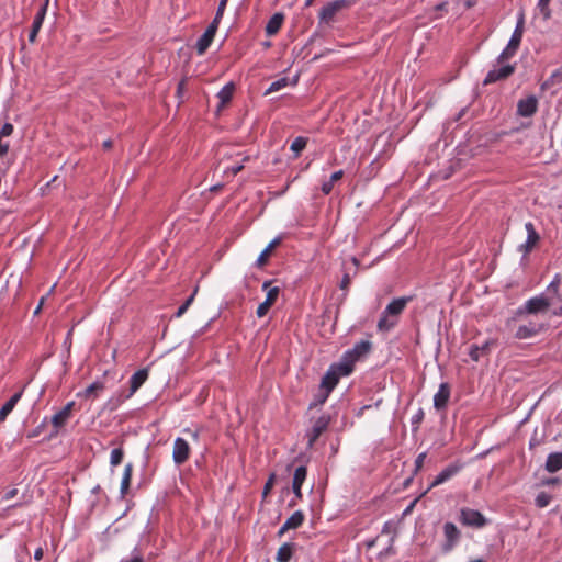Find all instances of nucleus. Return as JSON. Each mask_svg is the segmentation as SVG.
<instances>
[{
  "instance_id": "obj_50",
  "label": "nucleus",
  "mask_w": 562,
  "mask_h": 562,
  "mask_svg": "<svg viewBox=\"0 0 562 562\" xmlns=\"http://www.w3.org/2000/svg\"><path fill=\"white\" fill-rule=\"evenodd\" d=\"M244 168L243 165H236L224 170V173L231 172L233 176L237 175Z\"/></svg>"
},
{
  "instance_id": "obj_59",
  "label": "nucleus",
  "mask_w": 562,
  "mask_h": 562,
  "mask_svg": "<svg viewBox=\"0 0 562 562\" xmlns=\"http://www.w3.org/2000/svg\"><path fill=\"white\" fill-rule=\"evenodd\" d=\"M323 403H324V402H322V395H321L316 402H314V403H312V404L310 405V408H312L313 406H316V405H318V404H323Z\"/></svg>"
},
{
  "instance_id": "obj_61",
  "label": "nucleus",
  "mask_w": 562,
  "mask_h": 562,
  "mask_svg": "<svg viewBox=\"0 0 562 562\" xmlns=\"http://www.w3.org/2000/svg\"><path fill=\"white\" fill-rule=\"evenodd\" d=\"M43 301H44V299L41 300L38 306L36 307L35 312H34L35 314H37L40 312V310H41V307L43 305Z\"/></svg>"
},
{
  "instance_id": "obj_48",
  "label": "nucleus",
  "mask_w": 562,
  "mask_h": 562,
  "mask_svg": "<svg viewBox=\"0 0 562 562\" xmlns=\"http://www.w3.org/2000/svg\"><path fill=\"white\" fill-rule=\"evenodd\" d=\"M225 8H226L225 5H220L218 4L216 13H215V16H214L212 22H214L217 25L220 24V21H221L223 14H224Z\"/></svg>"
},
{
  "instance_id": "obj_25",
  "label": "nucleus",
  "mask_w": 562,
  "mask_h": 562,
  "mask_svg": "<svg viewBox=\"0 0 562 562\" xmlns=\"http://www.w3.org/2000/svg\"><path fill=\"white\" fill-rule=\"evenodd\" d=\"M541 328L542 326L538 324L521 325L518 327L515 336L518 339H527L537 335L541 330Z\"/></svg>"
},
{
  "instance_id": "obj_2",
  "label": "nucleus",
  "mask_w": 562,
  "mask_h": 562,
  "mask_svg": "<svg viewBox=\"0 0 562 562\" xmlns=\"http://www.w3.org/2000/svg\"><path fill=\"white\" fill-rule=\"evenodd\" d=\"M553 304V297H547L544 295L535 296L528 300L522 308L518 310V314L546 313Z\"/></svg>"
},
{
  "instance_id": "obj_63",
  "label": "nucleus",
  "mask_w": 562,
  "mask_h": 562,
  "mask_svg": "<svg viewBox=\"0 0 562 562\" xmlns=\"http://www.w3.org/2000/svg\"><path fill=\"white\" fill-rule=\"evenodd\" d=\"M314 0H305V7H310Z\"/></svg>"
},
{
  "instance_id": "obj_18",
  "label": "nucleus",
  "mask_w": 562,
  "mask_h": 562,
  "mask_svg": "<svg viewBox=\"0 0 562 562\" xmlns=\"http://www.w3.org/2000/svg\"><path fill=\"white\" fill-rule=\"evenodd\" d=\"M307 470L306 467H297L293 474L292 490L296 498H302V484L306 479Z\"/></svg>"
},
{
  "instance_id": "obj_46",
  "label": "nucleus",
  "mask_w": 562,
  "mask_h": 562,
  "mask_svg": "<svg viewBox=\"0 0 562 562\" xmlns=\"http://www.w3.org/2000/svg\"><path fill=\"white\" fill-rule=\"evenodd\" d=\"M351 283V278L348 273H345L341 281H340V284H339V288L344 291H347L349 285Z\"/></svg>"
},
{
  "instance_id": "obj_12",
  "label": "nucleus",
  "mask_w": 562,
  "mask_h": 562,
  "mask_svg": "<svg viewBox=\"0 0 562 562\" xmlns=\"http://www.w3.org/2000/svg\"><path fill=\"white\" fill-rule=\"evenodd\" d=\"M47 4H48V0H46L45 3L40 8V10L37 11L35 18L33 20L32 27H31V31L29 34V42L31 44H34L36 42L37 34L42 27L43 21L46 15Z\"/></svg>"
},
{
  "instance_id": "obj_51",
  "label": "nucleus",
  "mask_w": 562,
  "mask_h": 562,
  "mask_svg": "<svg viewBox=\"0 0 562 562\" xmlns=\"http://www.w3.org/2000/svg\"><path fill=\"white\" fill-rule=\"evenodd\" d=\"M130 485H131V481H126V480H122L121 482V494L124 496L128 488H130Z\"/></svg>"
},
{
  "instance_id": "obj_3",
  "label": "nucleus",
  "mask_w": 562,
  "mask_h": 562,
  "mask_svg": "<svg viewBox=\"0 0 562 562\" xmlns=\"http://www.w3.org/2000/svg\"><path fill=\"white\" fill-rule=\"evenodd\" d=\"M459 520L463 526L472 528H483L487 524L481 512L468 507L461 508Z\"/></svg>"
},
{
  "instance_id": "obj_4",
  "label": "nucleus",
  "mask_w": 562,
  "mask_h": 562,
  "mask_svg": "<svg viewBox=\"0 0 562 562\" xmlns=\"http://www.w3.org/2000/svg\"><path fill=\"white\" fill-rule=\"evenodd\" d=\"M271 281H265L262 284V289L267 290V296L266 300L258 306L257 308V316L263 317L269 312L270 307L276 303L279 294H280V288L273 286L270 288Z\"/></svg>"
},
{
  "instance_id": "obj_5",
  "label": "nucleus",
  "mask_w": 562,
  "mask_h": 562,
  "mask_svg": "<svg viewBox=\"0 0 562 562\" xmlns=\"http://www.w3.org/2000/svg\"><path fill=\"white\" fill-rule=\"evenodd\" d=\"M350 5L349 0H335L324 5L319 12V21L322 23H329L334 20L335 15Z\"/></svg>"
},
{
  "instance_id": "obj_31",
  "label": "nucleus",
  "mask_w": 562,
  "mask_h": 562,
  "mask_svg": "<svg viewBox=\"0 0 562 562\" xmlns=\"http://www.w3.org/2000/svg\"><path fill=\"white\" fill-rule=\"evenodd\" d=\"M293 554V544L292 543H283L276 557L277 562H289Z\"/></svg>"
},
{
  "instance_id": "obj_32",
  "label": "nucleus",
  "mask_w": 562,
  "mask_h": 562,
  "mask_svg": "<svg viewBox=\"0 0 562 562\" xmlns=\"http://www.w3.org/2000/svg\"><path fill=\"white\" fill-rule=\"evenodd\" d=\"M344 177V171L342 170H338V171H335L328 181H325L323 184H322V192L325 194V195H328L331 191H333V188H334V183L339 181L341 178Z\"/></svg>"
},
{
  "instance_id": "obj_29",
  "label": "nucleus",
  "mask_w": 562,
  "mask_h": 562,
  "mask_svg": "<svg viewBox=\"0 0 562 562\" xmlns=\"http://www.w3.org/2000/svg\"><path fill=\"white\" fill-rule=\"evenodd\" d=\"M281 243V238L277 237L269 243V245L262 250L257 259V266L263 267L268 262V258L272 254L273 249L279 246Z\"/></svg>"
},
{
  "instance_id": "obj_19",
  "label": "nucleus",
  "mask_w": 562,
  "mask_h": 562,
  "mask_svg": "<svg viewBox=\"0 0 562 562\" xmlns=\"http://www.w3.org/2000/svg\"><path fill=\"white\" fill-rule=\"evenodd\" d=\"M330 367L336 371V374L340 379L341 376L349 375L353 371L355 362H352V360L342 355L339 362L333 363Z\"/></svg>"
},
{
  "instance_id": "obj_26",
  "label": "nucleus",
  "mask_w": 562,
  "mask_h": 562,
  "mask_svg": "<svg viewBox=\"0 0 562 562\" xmlns=\"http://www.w3.org/2000/svg\"><path fill=\"white\" fill-rule=\"evenodd\" d=\"M284 15L282 13H274L266 25V33L269 36L277 34L282 26Z\"/></svg>"
},
{
  "instance_id": "obj_45",
  "label": "nucleus",
  "mask_w": 562,
  "mask_h": 562,
  "mask_svg": "<svg viewBox=\"0 0 562 562\" xmlns=\"http://www.w3.org/2000/svg\"><path fill=\"white\" fill-rule=\"evenodd\" d=\"M273 483H274V474H271L265 484L263 492H262L263 496H267L270 493V491L273 486Z\"/></svg>"
},
{
  "instance_id": "obj_21",
  "label": "nucleus",
  "mask_w": 562,
  "mask_h": 562,
  "mask_svg": "<svg viewBox=\"0 0 562 562\" xmlns=\"http://www.w3.org/2000/svg\"><path fill=\"white\" fill-rule=\"evenodd\" d=\"M21 396L22 391L16 392L2 405L0 408V423H3L7 419L8 415L13 411Z\"/></svg>"
},
{
  "instance_id": "obj_1",
  "label": "nucleus",
  "mask_w": 562,
  "mask_h": 562,
  "mask_svg": "<svg viewBox=\"0 0 562 562\" xmlns=\"http://www.w3.org/2000/svg\"><path fill=\"white\" fill-rule=\"evenodd\" d=\"M409 297H398L387 304L378 322V328L389 331L397 323L398 315L404 311Z\"/></svg>"
},
{
  "instance_id": "obj_57",
  "label": "nucleus",
  "mask_w": 562,
  "mask_h": 562,
  "mask_svg": "<svg viewBox=\"0 0 562 562\" xmlns=\"http://www.w3.org/2000/svg\"><path fill=\"white\" fill-rule=\"evenodd\" d=\"M549 3H550V0H539L538 7H542V8L547 9Z\"/></svg>"
},
{
  "instance_id": "obj_24",
  "label": "nucleus",
  "mask_w": 562,
  "mask_h": 562,
  "mask_svg": "<svg viewBox=\"0 0 562 562\" xmlns=\"http://www.w3.org/2000/svg\"><path fill=\"white\" fill-rule=\"evenodd\" d=\"M304 521V514L301 510L294 512L283 524L280 529V533H283L285 530L295 529L300 527Z\"/></svg>"
},
{
  "instance_id": "obj_17",
  "label": "nucleus",
  "mask_w": 562,
  "mask_h": 562,
  "mask_svg": "<svg viewBox=\"0 0 562 562\" xmlns=\"http://www.w3.org/2000/svg\"><path fill=\"white\" fill-rule=\"evenodd\" d=\"M149 371L147 368L136 371L130 379V393L126 397H131L148 379Z\"/></svg>"
},
{
  "instance_id": "obj_49",
  "label": "nucleus",
  "mask_w": 562,
  "mask_h": 562,
  "mask_svg": "<svg viewBox=\"0 0 562 562\" xmlns=\"http://www.w3.org/2000/svg\"><path fill=\"white\" fill-rule=\"evenodd\" d=\"M133 473V464L127 463L124 468V473L122 480L131 481Z\"/></svg>"
},
{
  "instance_id": "obj_22",
  "label": "nucleus",
  "mask_w": 562,
  "mask_h": 562,
  "mask_svg": "<svg viewBox=\"0 0 562 562\" xmlns=\"http://www.w3.org/2000/svg\"><path fill=\"white\" fill-rule=\"evenodd\" d=\"M524 25H525V18H524V14L521 13L518 18L516 27H515V30L512 34V37L508 42V44H510V48L512 47L519 48V45H520V42L522 38V34H524Z\"/></svg>"
},
{
  "instance_id": "obj_44",
  "label": "nucleus",
  "mask_w": 562,
  "mask_h": 562,
  "mask_svg": "<svg viewBox=\"0 0 562 562\" xmlns=\"http://www.w3.org/2000/svg\"><path fill=\"white\" fill-rule=\"evenodd\" d=\"M186 85H187V78L181 79L180 82L178 83L177 97L180 100H182V97H183V93H184V90H186Z\"/></svg>"
},
{
  "instance_id": "obj_14",
  "label": "nucleus",
  "mask_w": 562,
  "mask_h": 562,
  "mask_svg": "<svg viewBox=\"0 0 562 562\" xmlns=\"http://www.w3.org/2000/svg\"><path fill=\"white\" fill-rule=\"evenodd\" d=\"M371 350V342L368 340H361L357 342L352 349L347 350L344 355L348 357L352 362L359 361L362 357L368 355Z\"/></svg>"
},
{
  "instance_id": "obj_7",
  "label": "nucleus",
  "mask_w": 562,
  "mask_h": 562,
  "mask_svg": "<svg viewBox=\"0 0 562 562\" xmlns=\"http://www.w3.org/2000/svg\"><path fill=\"white\" fill-rule=\"evenodd\" d=\"M515 72L514 65H504L499 68L492 69L487 72L485 79L483 80V85L487 86L501 80H505L510 77Z\"/></svg>"
},
{
  "instance_id": "obj_15",
  "label": "nucleus",
  "mask_w": 562,
  "mask_h": 562,
  "mask_svg": "<svg viewBox=\"0 0 562 562\" xmlns=\"http://www.w3.org/2000/svg\"><path fill=\"white\" fill-rule=\"evenodd\" d=\"M443 532L446 537V543L443 544L445 551H450L460 538V531L453 522H446L443 525Z\"/></svg>"
},
{
  "instance_id": "obj_37",
  "label": "nucleus",
  "mask_w": 562,
  "mask_h": 562,
  "mask_svg": "<svg viewBox=\"0 0 562 562\" xmlns=\"http://www.w3.org/2000/svg\"><path fill=\"white\" fill-rule=\"evenodd\" d=\"M124 457V451L122 448L113 449L111 452L110 463L112 467L119 465Z\"/></svg>"
},
{
  "instance_id": "obj_28",
  "label": "nucleus",
  "mask_w": 562,
  "mask_h": 562,
  "mask_svg": "<svg viewBox=\"0 0 562 562\" xmlns=\"http://www.w3.org/2000/svg\"><path fill=\"white\" fill-rule=\"evenodd\" d=\"M234 90H235L234 83L228 82L218 91V93H217V98L220 99L218 109L224 108L232 100Z\"/></svg>"
},
{
  "instance_id": "obj_34",
  "label": "nucleus",
  "mask_w": 562,
  "mask_h": 562,
  "mask_svg": "<svg viewBox=\"0 0 562 562\" xmlns=\"http://www.w3.org/2000/svg\"><path fill=\"white\" fill-rule=\"evenodd\" d=\"M307 138L303 136L296 137L291 144V150L295 153V157H299L301 151L306 147Z\"/></svg>"
},
{
  "instance_id": "obj_33",
  "label": "nucleus",
  "mask_w": 562,
  "mask_h": 562,
  "mask_svg": "<svg viewBox=\"0 0 562 562\" xmlns=\"http://www.w3.org/2000/svg\"><path fill=\"white\" fill-rule=\"evenodd\" d=\"M69 418L70 415L67 414L66 411L60 409L52 417V424L54 425L55 428L58 429L63 427L68 422Z\"/></svg>"
},
{
  "instance_id": "obj_27",
  "label": "nucleus",
  "mask_w": 562,
  "mask_h": 562,
  "mask_svg": "<svg viewBox=\"0 0 562 562\" xmlns=\"http://www.w3.org/2000/svg\"><path fill=\"white\" fill-rule=\"evenodd\" d=\"M492 345L493 341H485L482 346L472 345L469 350V356L473 361L477 362L482 356H485L490 352Z\"/></svg>"
},
{
  "instance_id": "obj_16",
  "label": "nucleus",
  "mask_w": 562,
  "mask_h": 562,
  "mask_svg": "<svg viewBox=\"0 0 562 562\" xmlns=\"http://www.w3.org/2000/svg\"><path fill=\"white\" fill-rule=\"evenodd\" d=\"M461 468L462 465L459 463L449 464L435 477L428 490L445 483L453 475H456L461 470Z\"/></svg>"
},
{
  "instance_id": "obj_38",
  "label": "nucleus",
  "mask_w": 562,
  "mask_h": 562,
  "mask_svg": "<svg viewBox=\"0 0 562 562\" xmlns=\"http://www.w3.org/2000/svg\"><path fill=\"white\" fill-rule=\"evenodd\" d=\"M561 277L560 274H555L553 280L547 288V294H558L560 292Z\"/></svg>"
},
{
  "instance_id": "obj_13",
  "label": "nucleus",
  "mask_w": 562,
  "mask_h": 562,
  "mask_svg": "<svg viewBox=\"0 0 562 562\" xmlns=\"http://www.w3.org/2000/svg\"><path fill=\"white\" fill-rule=\"evenodd\" d=\"M525 228L527 231V240L519 246V250L528 254L538 244L540 236L531 222L526 223Z\"/></svg>"
},
{
  "instance_id": "obj_10",
  "label": "nucleus",
  "mask_w": 562,
  "mask_h": 562,
  "mask_svg": "<svg viewBox=\"0 0 562 562\" xmlns=\"http://www.w3.org/2000/svg\"><path fill=\"white\" fill-rule=\"evenodd\" d=\"M338 382L339 378L336 374V371L331 369V367H329L321 382V389L323 390L322 402H325L327 400L330 392L335 389Z\"/></svg>"
},
{
  "instance_id": "obj_64",
  "label": "nucleus",
  "mask_w": 562,
  "mask_h": 562,
  "mask_svg": "<svg viewBox=\"0 0 562 562\" xmlns=\"http://www.w3.org/2000/svg\"><path fill=\"white\" fill-rule=\"evenodd\" d=\"M470 562H485V560H483V559H475V560H472Z\"/></svg>"
},
{
  "instance_id": "obj_9",
  "label": "nucleus",
  "mask_w": 562,
  "mask_h": 562,
  "mask_svg": "<svg viewBox=\"0 0 562 562\" xmlns=\"http://www.w3.org/2000/svg\"><path fill=\"white\" fill-rule=\"evenodd\" d=\"M218 25L214 22H211V24L207 26L205 32L201 35V37L198 40L195 48L196 53L199 55H203L206 49L210 47V45L213 42V38L215 36V33L217 31Z\"/></svg>"
},
{
  "instance_id": "obj_47",
  "label": "nucleus",
  "mask_w": 562,
  "mask_h": 562,
  "mask_svg": "<svg viewBox=\"0 0 562 562\" xmlns=\"http://www.w3.org/2000/svg\"><path fill=\"white\" fill-rule=\"evenodd\" d=\"M561 80H562V72L558 70L551 75V77L549 78V80L546 83L554 85L557 82H560Z\"/></svg>"
},
{
  "instance_id": "obj_41",
  "label": "nucleus",
  "mask_w": 562,
  "mask_h": 562,
  "mask_svg": "<svg viewBox=\"0 0 562 562\" xmlns=\"http://www.w3.org/2000/svg\"><path fill=\"white\" fill-rule=\"evenodd\" d=\"M536 505L539 508L547 507L551 502V496L546 492H540L536 497Z\"/></svg>"
},
{
  "instance_id": "obj_40",
  "label": "nucleus",
  "mask_w": 562,
  "mask_h": 562,
  "mask_svg": "<svg viewBox=\"0 0 562 562\" xmlns=\"http://www.w3.org/2000/svg\"><path fill=\"white\" fill-rule=\"evenodd\" d=\"M196 292H198V286L194 289L193 293L186 300V302L178 308V311L176 313L177 317H181L186 313L188 307L192 304Z\"/></svg>"
},
{
  "instance_id": "obj_43",
  "label": "nucleus",
  "mask_w": 562,
  "mask_h": 562,
  "mask_svg": "<svg viewBox=\"0 0 562 562\" xmlns=\"http://www.w3.org/2000/svg\"><path fill=\"white\" fill-rule=\"evenodd\" d=\"M13 133V125L5 123L0 130V138L10 136Z\"/></svg>"
},
{
  "instance_id": "obj_56",
  "label": "nucleus",
  "mask_w": 562,
  "mask_h": 562,
  "mask_svg": "<svg viewBox=\"0 0 562 562\" xmlns=\"http://www.w3.org/2000/svg\"><path fill=\"white\" fill-rule=\"evenodd\" d=\"M102 146H103L104 149H110V148H112L113 143H112L111 139H106V140L103 142Z\"/></svg>"
},
{
  "instance_id": "obj_11",
  "label": "nucleus",
  "mask_w": 562,
  "mask_h": 562,
  "mask_svg": "<svg viewBox=\"0 0 562 562\" xmlns=\"http://www.w3.org/2000/svg\"><path fill=\"white\" fill-rule=\"evenodd\" d=\"M538 100L535 95L521 99L517 103V114L522 117H529L537 112Z\"/></svg>"
},
{
  "instance_id": "obj_6",
  "label": "nucleus",
  "mask_w": 562,
  "mask_h": 562,
  "mask_svg": "<svg viewBox=\"0 0 562 562\" xmlns=\"http://www.w3.org/2000/svg\"><path fill=\"white\" fill-rule=\"evenodd\" d=\"M330 424L329 415H322L313 424L311 430L307 431V447L312 448L316 440L325 432Z\"/></svg>"
},
{
  "instance_id": "obj_20",
  "label": "nucleus",
  "mask_w": 562,
  "mask_h": 562,
  "mask_svg": "<svg viewBox=\"0 0 562 562\" xmlns=\"http://www.w3.org/2000/svg\"><path fill=\"white\" fill-rule=\"evenodd\" d=\"M449 397H450L449 385L447 383L440 384L439 390L437 391V393L434 396V406L437 409L445 408L447 406Z\"/></svg>"
},
{
  "instance_id": "obj_58",
  "label": "nucleus",
  "mask_w": 562,
  "mask_h": 562,
  "mask_svg": "<svg viewBox=\"0 0 562 562\" xmlns=\"http://www.w3.org/2000/svg\"><path fill=\"white\" fill-rule=\"evenodd\" d=\"M121 562H143V559L140 557H135L132 560L128 561H121Z\"/></svg>"
},
{
  "instance_id": "obj_52",
  "label": "nucleus",
  "mask_w": 562,
  "mask_h": 562,
  "mask_svg": "<svg viewBox=\"0 0 562 562\" xmlns=\"http://www.w3.org/2000/svg\"><path fill=\"white\" fill-rule=\"evenodd\" d=\"M44 551L42 548H37L34 552V559L40 561L43 558Z\"/></svg>"
},
{
  "instance_id": "obj_23",
  "label": "nucleus",
  "mask_w": 562,
  "mask_h": 562,
  "mask_svg": "<svg viewBox=\"0 0 562 562\" xmlns=\"http://www.w3.org/2000/svg\"><path fill=\"white\" fill-rule=\"evenodd\" d=\"M546 470L549 473H555L562 469V452H552L548 456L546 465Z\"/></svg>"
},
{
  "instance_id": "obj_62",
  "label": "nucleus",
  "mask_w": 562,
  "mask_h": 562,
  "mask_svg": "<svg viewBox=\"0 0 562 562\" xmlns=\"http://www.w3.org/2000/svg\"><path fill=\"white\" fill-rule=\"evenodd\" d=\"M192 437H193V439H194V440H198V438H199V432H198V431H193V432H192Z\"/></svg>"
},
{
  "instance_id": "obj_8",
  "label": "nucleus",
  "mask_w": 562,
  "mask_h": 562,
  "mask_svg": "<svg viewBox=\"0 0 562 562\" xmlns=\"http://www.w3.org/2000/svg\"><path fill=\"white\" fill-rule=\"evenodd\" d=\"M190 456L189 443L183 438H177L173 442L172 459L178 465L183 464Z\"/></svg>"
},
{
  "instance_id": "obj_54",
  "label": "nucleus",
  "mask_w": 562,
  "mask_h": 562,
  "mask_svg": "<svg viewBox=\"0 0 562 562\" xmlns=\"http://www.w3.org/2000/svg\"><path fill=\"white\" fill-rule=\"evenodd\" d=\"M541 13L543 14L544 19H549L551 13H550V9H549V5L547 7V9L542 8V7H539Z\"/></svg>"
},
{
  "instance_id": "obj_39",
  "label": "nucleus",
  "mask_w": 562,
  "mask_h": 562,
  "mask_svg": "<svg viewBox=\"0 0 562 562\" xmlns=\"http://www.w3.org/2000/svg\"><path fill=\"white\" fill-rule=\"evenodd\" d=\"M517 47H512L510 48V44H507V46L505 47V49L499 54V56L497 57V63H503L504 60L513 57L516 52H517Z\"/></svg>"
},
{
  "instance_id": "obj_55",
  "label": "nucleus",
  "mask_w": 562,
  "mask_h": 562,
  "mask_svg": "<svg viewBox=\"0 0 562 562\" xmlns=\"http://www.w3.org/2000/svg\"><path fill=\"white\" fill-rule=\"evenodd\" d=\"M16 493H18V491L15 488H13V490L7 492L4 497H5V499H11L16 495Z\"/></svg>"
},
{
  "instance_id": "obj_60",
  "label": "nucleus",
  "mask_w": 562,
  "mask_h": 562,
  "mask_svg": "<svg viewBox=\"0 0 562 562\" xmlns=\"http://www.w3.org/2000/svg\"><path fill=\"white\" fill-rule=\"evenodd\" d=\"M446 7H447V3L442 2V3H439L438 5H436V10H445Z\"/></svg>"
},
{
  "instance_id": "obj_36",
  "label": "nucleus",
  "mask_w": 562,
  "mask_h": 562,
  "mask_svg": "<svg viewBox=\"0 0 562 562\" xmlns=\"http://www.w3.org/2000/svg\"><path fill=\"white\" fill-rule=\"evenodd\" d=\"M547 297H553L554 306L552 313L555 316H562V294L558 292V294H548Z\"/></svg>"
},
{
  "instance_id": "obj_42",
  "label": "nucleus",
  "mask_w": 562,
  "mask_h": 562,
  "mask_svg": "<svg viewBox=\"0 0 562 562\" xmlns=\"http://www.w3.org/2000/svg\"><path fill=\"white\" fill-rule=\"evenodd\" d=\"M427 457V453L426 452H422L417 456L416 460H415V473H417L418 471L422 470L423 465H424V461Z\"/></svg>"
},
{
  "instance_id": "obj_53",
  "label": "nucleus",
  "mask_w": 562,
  "mask_h": 562,
  "mask_svg": "<svg viewBox=\"0 0 562 562\" xmlns=\"http://www.w3.org/2000/svg\"><path fill=\"white\" fill-rule=\"evenodd\" d=\"M74 406H75V402H69L66 404V406L63 409L66 411V413L71 416V411H72Z\"/></svg>"
},
{
  "instance_id": "obj_30",
  "label": "nucleus",
  "mask_w": 562,
  "mask_h": 562,
  "mask_svg": "<svg viewBox=\"0 0 562 562\" xmlns=\"http://www.w3.org/2000/svg\"><path fill=\"white\" fill-rule=\"evenodd\" d=\"M104 390V383L102 381H95L91 383L82 393H79V396H82L87 400L95 398L100 392Z\"/></svg>"
},
{
  "instance_id": "obj_35",
  "label": "nucleus",
  "mask_w": 562,
  "mask_h": 562,
  "mask_svg": "<svg viewBox=\"0 0 562 562\" xmlns=\"http://www.w3.org/2000/svg\"><path fill=\"white\" fill-rule=\"evenodd\" d=\"M286 86H289V78H286V77L280 78L270 85V87L266 91V94L277 92Z\"/></svg>"
}]
</instances>
